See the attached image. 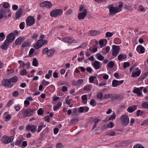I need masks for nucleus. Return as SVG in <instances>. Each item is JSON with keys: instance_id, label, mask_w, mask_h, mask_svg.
<instances>
[{"instance_id": "nucleus-58", "label": "nucleus", "mask_w": 148, "mask_h": 148, "mask_svg": "<svg viewBox=\"0 0 148 148\" xmlns=\"http://www.w3.org/2000/svg\"><path fill=\"white\" fill-rule=\"evenodd\" d=\"M42 84L44 85H48L50 82H49L46 81L44 79L42 82Z\"/></svg>"}, {"instance_id": "nucleus-60", "label": "nucleus", "mask_w": 148, "mask_h": 148, "mask_svg": "<svg viewBox=\"0 0 148 148\" xmlns=\"http://www.w3.org/2000/svg\"><path fill=\"white\" fill-rule=\"evenodd\" d=\"M45 121L48 122H49L50 121V118L49 116L47 115L45 117Z\"/></svg>"}, {"instance_id": "nucleus-14", "label": "nucleus", "mask_w": 148, "mask_h": 148, "mask_svg": "<svg viewBox=\"0 0 148 148\" xmlns=\"http://www.w3.org/2000/svg\"><path fill=\"white\" fill-rule=\"evenodd\" d=\"M25 39V38L24 36L18 37L15 41V45H21Z\"/></svg>"}, {"instance_id": "nucleus-47", "label": "nucleus", "mask_w": 148, "mask_h": 148, "mask_svg": "<svg viewBox=\"0 0 148 148\" xmlns=\"http://www.w3.org/2000/svg\"><path fill=\"white\" fill-rule=\"evenodd\" d=\"M73 12V10L71 9H69L68 10L65 12L66 15H69L71 14Z\"/></svg>"}, {"instance_id": "nucleus-31", "label": "nucleus", "mask_w": 148, "mask_h": 148, "mask_svg": "<svg viewBox=\"0 0 148 148\" xmlns=\"http://www.w3.org/2000/svg\"><path fill=\"white\" fill-rule=\"evenodd\" d=\"M10 82L14 83L16 82L18 80V78L16 76H14L13 77L9 79Z\"/></svg>"}, {"instance_id": "nucleus-53", "label": "nucleus", "mask_w": 148, "mask_h": 148, "mask_svg": "<svg viewBox=\"0 0 148 148\" xmlns=\"http://www.w3.org/2000/svg\"><path fill=\"white\" fill-rule=\"evenodd\" d=\"M37 113L39 115H41L43 114V111L42 109L40 108L38 110Z\"/></svg>"}, {"instance_id": "nucleus-16", "label": "nucleus", "mask_w": 148, "mask_h": 148, "mask_svg": "<svg viewBox=\"0 0 148 148\" xmlns=\"http://www.w3.org/2000/svg\"><path fill=\"white\" fill-rule=\"evenodd\" d=\"M92 66L95 70L99 69L101 67L100 62L97 61H95L93 63Z\"/></svg>"}, {"instance_id": "nucleus-45", "label": "nucleus", "mask_w": 148, "mask_h": 148, "mask_svg": "<svg viewBox=\"0 0 148 148\" xmlns=\"http://www.w3.org/2000/svg\"><path fill=\"white\" fill-rule=\"evenodd\" d=\"M25 24V23L24 22H21L20 25H19V27L21 29H23L24 28V25Z\"/></svg>"}, {"instance_id": "nucleus-18", "label": "nucleus", "mask_w": 148, "mask_h": 148, "mask_svg": "<svg viewBox=\"0 0 148 148\" xmlns=\"http://www.w3.org/2000/svg\"><path fill=\"white\" fill-rule=\"evenodd\" d=\"M55 50L53 49H51L49 50L47 54V56L49 57H51L54 54Z\"/></svg>"}, {"instance_id": "nucleus-44", "label": "nucleus", "mask_w": 148, "mask_h": 148, "mask_svg": "<svg viewBox=\"0 0 148 148\" xmlns=\"http://www.w3.org/2000/svg\"><path fill=\"white\" fill-rule=\"evenodd\" d=\"M38 37V35L36 33H34L33 34V35L31 37V38L32 40H34V39H36Z\"/></svg>"}, {"instance_id": "nucleus-32", "label": "nucleus", "mask_w": 148, "mask_h": 148, "mask_svg": "<svg viewBox=\"0 0 148 148\" xmlns=\"http://www.w3.org/2000/svg\"><path fill=\"white\" fill-rule=\"evenodd\" d=\"M109 68H113L114 65V63L112 61H110L107 64Z\"/></svg>"}, {"instance_id": "nucleus-8", "label": "nucleus", "mask_w": 148, "mask_h": 148, "mask_svg": "<svg viewBox=\"0 0 148 148\" xmlns=\"http://www.w3.org/2000/svg\"><path fill=\"white\" fill-rule=\"evenodd\" d=\"M2 85L5 86H8V88H11L13 86L11 85V82L10 79H4L1 82Z\"/></svg>"}, {"instance_id": "nucleus-30", "label": "nucleus", "mask_w": 148, "mask_h": 148, "mask_svg": "<svg viewBox=\"0 0 148 148\" xmlns=\"http://www.w3.org/2000/svg\"><path fill=\"white\" fill-rule=\"evenodd\" d=\"M62 103L60 102H58L57 104L53 107L54 111L57 110L61 106Z\"/></svg>"}, {"instance_id": "nucleus-3", "label": "nucleus", "mask_w": 148, "mask_h": 148, "mask_svg": "<svg viewBox=\"0 0 148 148\" xmlns=\"http://www.w3.org/2000/svg\"><path fill=\"white\" fill-rule=\"evenodd\" d=\"M14 137V136H12L9 138L6 136H4L2 137L1 141L4 143L8 144L12 141Z\"/></svg>"}, {"instance_id": "nucleus-49", "label": "nucleus", "mask_w": 148, "mask_h": 148, "mask_svg": "<svg viewBox=\"0 0 148 148\" xmlns=\"http://www.w3.org/2000/svg\"><path fill=\"white\" fill-rule=\"evenodd\" d=\"M10 6V5L8 3L6 2H4L3 3V7L4 8H8Z\"/></svg>"}, {"instance_id": "nucleus-63", "label": "nucleus", "mask_w": 148, "mask_h": 148, "mask_svg": "<svg viewBox=\"0 0 148 148\" xmlns=\"http://www.w3.org/2000/svg\"><path fill=\"white\" fill-rule=\"evenodd\" d=\"M43 127V125H40L38 126V132H40L42 130Z\"/></svg>"}, {"instance_id": "nucleus-9", "label": "nucleus", "mask_w": 148, "mask_h": 148, "mask_svg": "<svg viewBox=\"0 0 148 148\" xmlns=\"http://www.w3.org/2000/svg\"><path fill=\"white\" fill-rule=\"evenodd\" d=\"M87 13L86 9H84L82 12L79 13L78 15V18L79 20L83 19L85 17Z\"/></svg>"}, {"instance_id": "nucleus-33", "label": "nucleus", "mask_w": 148, "mask_h": 148, "mask_svg": "<svg viewBox=\"0 0 148 148\" xmlns=\"http://www.w3.org/2000/svg\"><path fill=\"white\" fill-rule=\"evenodd\" d=\"M29 116H32L34 113L35 110H31V109H27Z\"/></svg>"}, {"instance_id": "nucleus-64", "label": "nucleus", "mask_w": 148, "mask_h": 148, "mask_svg": "<svg viewBox=\"0 0 148 148\" xmlns=\"http://www.w3.org/2000/svg\"><path fill=\"white\" fill-rule=\"evenodd\" d=\"M13 103V102L12 100H10L9 101L8 103L7 106L8 107H10V106L12 105Z\"/></svg>"}, {"instance_id": "nucleus-54", "label": "nucleus", "mask_w": 148, "mask_h": 148, "mask_svg": "<svg viewBox=\"0 0 148 148\" xmlns=\"http://www.w3.org/2000/svg\"><path fill=\"white\" fill-rule=\"evenodd\" d=\"M49 49L48 48H45L43 49L42 51V53L44 54H47Z\"/></svg>"}, {"instance_id": "nucleus-51", "label": "nucleus", "mask_w": 148, "mask_h": 148, "mask_svg": "<svg viewBox=\"0 0 148 148\" xmlns=\"http://www.w3.org/2000/svg\"><path fill=\"white\" fill-rule=\"evenodd\" d=\"M83 80L82 79H78L77 83L76 85H77L79 86L83 83Z\"/></svg>"}, {"instance_id": "nucleus-27", "label": "nucleus", "mask_w": 148, "mask_h": 148, "mask_svg": "<svg viewBox=\"0 0 148 148\" xmlns=\"http://www.w3.org/2000/svg\"><path fill=\"white\" fill-rule=\"evenodd\" d=\"M140 71L139 70L135 72L133 71L132 72V74L131 75V77H134L136 76L138 77L140 75Z\"/></svg>"}, {"instance_id": "nucleus-2", "label": "nucleus", "mask_w": 148, "mask_h": 148, "mask_svg": "<svg viewBox=\"0 0 148 148\" xmlns=\"http://www.w3.org/2000/svg\"><path fill=\"white\" fill-rule=\"evenodd\" d=\"M63 11L61 9H54L50 12V15L51 16L56 17L61 15Z\"/></svg>"}, {"instance_id": "nucleus-39", "label": "nucleus", "mask_w": 148, "mask_h": 148, "mask_svg": "<svg viewBox=\"0 0 148 148\" xmlns=\"http://www.w3.org/2000/svg\"><path fill=\"white\" fill-rule=\"evenodd\" d=\"M142 107L144 108H148V102H145L142 105Z\"/></svg>"}, {"instance_id": "nucleus-34", "label": "nucleus", "mask_w": 148, "mask_h": 148, "mask_svg": "<svg viewBox=\"0 0 148 148\" xmlns=\"http://www.w3.org/2000/svg\"><path fill=\"white\" fill-rule=\"evenodd\" d=\"M28 113L27 110H25L22 114V117L23 118H25L28 117Z\"/></svg>"}, {"instance_id": "nucleus-26", "label": "nucleus", "mask_w": 148, "mask_h": 148, "mask_svg": "<svg viewBox=\"0 0 148 148\" xmlns=\"http://www.w3.org/2000/svg\"><path fill=\"white\" fill-rule=\"evenodd\" d=\"M126 55L124 54H122L119 55L118 57V60L121 61L123 60V59H125L126 58Z\"/></svg>"}, {"instance_id": "nucleus-5", "label": "nucleus", "mask_w": 148, "mask_h": 148, "mask_svg": "<svg viewBox=\"0 0 148 148\" xmlns=\"http://www.w3.org/2000/svg\"><path fill=\"white\" fill-rule=\"evenodd\" d=\"M35 21V20L34 17L32 16H29L27 19L26 25L29 26H31L34 23Z\"/></svg>"}, {"instance_id": "nucleus-13", "label": "nucleus", "mask_w": 148, "mask_h": 148, "mask_svg": "<svg viewBox=\"0 0 148 148\" xmlns=\"http://www.w3.org/2000/svg\"><path fill=\"white\" fill-rule=\"evenodd\" d=\"M123 82L124 81L123 80L118 81L115 79H114L112 82V86L113 87H117L120 85L123 84Z\"/></svg>"}, {"instance_id": "nucleus-35", "label": "nucleus", "mask_w": 148, "mask_h": 148, "mask_svg": "<svg viewBox=\"0 0 148 148\" xmlns=\"http://www.w3.org/2000/svg\"><path fill=\"white\" fill-rule=\"evenodd\" d=\"M38 62L36 59L35 58H34L32 62V64L33 66H37L38 65Z\"/></svg>"}, {"instance_id": "nucleus-56", "label": "nucleus", "mask_w": 148, "mask_h": 148, "mask_svg": "<svg viewBox=\"0 0 148 148\" xmlns=\"http://www.w3.org/2000/svg\"><path fill=\"white\" fill-rule=\"evenodd\" d=\"M133 148H145L143 147L142 145L139 144H137L136 145L134 146Z\"/></svg>"}, {"instance_id": "nucleus-42", "label": "nucleus", "mask_w": 148, "mask_h": 148, "mask_svg": "<svg viewBox=\"0 0 148 148\" xmlns=\"http://www.w3.org/2000/svg\"><path fill=\"white\" fill-rule=\"evenodd\" d=\"M90 103L91 105L93 106H95L96 105V103L94 99H92L90 100Z\"/></svg>"}, {"instance_id": "nucleus-46", "label": "nucleus", "mask_w": 148, "mask_h": 148, "mask_svg": "<svg viewBox=\"0 0 148 148\" xmlns=\"http://www.w3.org/2000/svg\"><path fill=\"white\" fill-rule=\"evenodd\" d=\"M113 35V34L112 32H107L106 33V36L107 37H111Z\"/></svg>"}, {"instance_id": "nucleus-12", "label": "nucleus", "mask_w": 148, "mask_h": 148, "mask_svg": "<svg viewBox=\"0 0 148 148\" xmlns=\"http://www.w3.org/2000/svg\"><path fill=\"white\" fill-rule=\"evenodd\" d=\"M43 45L44 44H43L42 40L40 39L37 41L34 45V47L36 49H38Z\"/></svg>"}, {"instance_id": "nucleus-17", "label": "nucleus", "mask_w": 148, "mask_h": 148, "mask_svg": "<svg viewBox=\"0 0 148 148\" xmlns=\"http://www.w3.org/2000/svg\"><path fill=\"white\" fill-rule=\"evenodd\" d=\"M62 40L64 42H67L71 43L73 42V40L72 38L70 37H63L62 38Z\"/></svg>"}, {"instance_id": "nucleus-28", "label": "nucleus", "mask_w": 148, "mask_h": 148, "mask_svg": "<svg viewBox=\"0 0 148 148\" xmlns=\"http://www.w3.org/2000/svg\"><path fill=\"white\" fill-rule=\"evenodd\" d=\"M132 92L134 93L137 94L138 96H140L142 95V93L140 91H139L138 89L136 88L133 90Z\"/></svg>"}, {"instance_id": "nucleus-29", "label": "nucleus", "mask_w": 148, "mask_h": 148, "mask_svg": "<svg viewBox=\"0 0 148 148\" xmlns=\"http://www.w3.org/2000/svg\"><path fill=\"white\" fill-rule=\"evenodd\" d=\"M30 44L29 41H25L22 45V47L24 48L26 47H29L30 46Z\"/></svg>"}, {"instance_id": "nucleus-48", "label": "nucleus", "mask_w": 148, "mask_h": 148, "mask_svg": "<svg viewBox=\"0 0 148 148\" xmlns=\"http://www.w3.org/2000/svg\"><path fill=\"white\" fill-rule=\"evenodd\" d=\"M110 96L111 94H106L104 95L103 97V99H106L109 98H110Z\"/></svg>"}, {"instance_id": "nucleus-37", "label": "nucleus", "mask_w": 148, "mask_h": 148, "mask_svg": "<svg viewBox=\"0 0 148 148\" xmlns=\"http://www.w3.org/2000/svg\"><path fill=\"white\" fill-rule=\"evenodd\" d=\"M78 120L77 119L74 118L71 120L70 123L71 124L74 125L78 122Z\"/></svg>"}, {"instance_id": "nucleus-40", "label": "nucleus", "mask_w": 148, "mask_h": 148, "mask_svg": "<svg viewBox=\"0 0 148 148\" xmlns=\"http://www.w3.org/2000/svg\"><path fill=\"white\" fill-rule=\"evenodd\" d=\"M27 74V72L25 69H24L21 71L20 72V75L22 76L26 75Z\"/></svg>"}, {"instance_id": "nucleus-6", "label": "nucleus", "mask_w": 148, "mask_h": 148, "mask_svg": "<svg viewBox=\"0 0 148 148\" xmlns=\"http://www.w3.org/2000/svg\"><path fill=\"white\" fill-rule=\"evenodd\" d=\"M119 47L116 45H114L112 47L113 51L112 55L113 56L116 57L119 53Z\"/></svg>"}, {"instance_id": "nucleus-55", "label": "nucleus", "mask_w": 148, "mask_h": 148, "mask_svg": "<svg viewBox=\"0 0 148 148\" xmlns=\"http://www.w3.org/2000/svg\"><path fill=\"white\" fill-rule=\"evenodd\" d=\"M91 87L90 86H86L84 88V90L85 91L91 89Z\"/></svg>"}, {"instance_id": "nucleus-36", "label": "nucleus", "mask_w": 148, "mask_h": 148, "mask_svg": "<svg viewBox=\"0 0 148 148\" xmlns=\"http://www.w3.org/2000/svg\"><path fill=\"white\" fill-rule=\"evenodd\" d=\"M82 100L84 101V104H86L87 103L86 100L87 99V95H82Z\"/></svg>"}, {"instance_id": "nucleus-20", "label": "nucleus", "mask_w": 148, "mask_h": 148, "mask_svg": "<svg viewBox=\"0 0 148 148\" xmlns=\"http://www.w3.org/2000/svg\"><path fill=\"white\" fill-rule=\"evenodd\" d=\"M22 10L21 8H19L16 11V18H19L20 17L22 12Z\"/></svg>"}, {"instance_id": "nucleus-25", "label": "nucleus", "mask_w": 148, "mask_h": 148, "mask_svg": "<svg viewBox=\"0 0 148 148\" xmlns=\"http://www.w3.org/2000/svg\"><path fill=\"white\" fill-rule=\"evenodd\" d=\"M4 116L5 118V121L6 122L9 121L11 118V116L9 114H8L7 112L4 113Z\"/></svg>"}, {"instance_id": "nucleus-59", "label": "nucleus", "mask_w": 148, "mask_h": 148, "mask_svg": "<svg viewBox=\"0 0 148 148\" xmlns=\"http://www.w3.org/2000/svg\"><path fill=\"white\" fill-rule=\"evenodd\" d=\"M24 103L25 104V106L26 107H27L29 106L30 103V102L28 101L25 100L24 102Z\"/></svg>"}, {"instance_id": "nucleus-10", "label": "nucleus", "mask_w": 148, "mask_h": 148, "mask_svg": "<svg viewBox=\"0 0 148 148\" xmlns=\"http://www.w3.org/2000/svg\"><path fill=\"white\" fill-rule=\"evenodd\" d=\"M15 36L13 34L10 33L6 37V41L9 42H12L14 40Z\"/></svg>"}, {"instance_id": "nucleus-62", "label": "nucleus", "mask_w": 148, "mask_h": 148, "mask_svg": "<svg viewBox=\"0 0 148 148\" xmlns=\"http://www.w3.org/2000/svg\"><path fill=\"white\" fill-rule=\"evenodd\" d=\"M22 140H18L17 141H16L15 142V145H20L22 143Z\"/></svg>"}, {"instance_id": "nucleus-38", "label": "nucleus", "mask_w": 148, "mask_h": 148, "mask_svg": "<svg viewBox=\"0 0 148 148\" xmlns=\"http://www.w3.org/2000/svg\"><path fill=\"white\" fill-rule=\"evenodd\" d=\"M88 50L92 53H94L97 51V48L94 47L92 49H91V47H90Z\"/></svg>"}, {"instance_id": "nucleus-41", "label": "nucleus", "mask_w": 148, "mask_h": 148, "mask_svg": "<svg viewBox=\"0 0 148 148\" xmlns=\"http://www.w3.org/2000/svg\"><path fill=\"white\" fill-rule=\"evenodd\" d=\"M130 63L128 62H125L123 63V67L124 69H125L126 67L129 66Z\"/></svg>"}, {"instance_id": "nucleus-22", "label": "nucleus", "mask_w": 148, "mask_h": 148, "mask_svg": "<svg viewBox=\"0 0 148 148\" xmlns=\"http://www.w3.org/2000/svg\"><path fill=\"white\" fill-rule=\"evenodd\" d=\"M137 106H133L132 107H129L127 109V111L130 113H132L135 111L137 108Z\"/></svg>"}, {"instance_id": "nucleus-52", "label": "nucleus", "mask_w": 148, "mask_h": 148, "mask_svg": "<svg viewBox=\"0 0 148 148\" xmlns=\"http://www.w3.org/2000/svg\"><path fill=\"white\" fill-rule=\"evenodd\" d=\"M117 95L111 94L110 98L112 100L117 99Z\"/></svg>"}, {"instance_id": "nucleus-4", "label": "nucleus", "mask_w": 148, "mask_h": 148, "mask_svg": "<svg viewBox=\"0 0 148 148\" xmlns=\"http://www.w3.org/2000/svg\"><path fill=\"white\" fill-rule=\"evenodd\" d=\"M121 120L122 123L125 126L127 125L129 122L128 116L126 114L122 115L121 116Z\"/></svg>"}, {"instance_id": "nucleus-57", "label": "nucleus", "mask_w": 148, "mask_h": 148, "mask_svg": "<svg viewBox=\"0 0 148 148\" xmlns=\"http://www.w3.org/2000/svg\"><path fill=\"white\" fill-rule=\"evenodd\" d=\"M12 95L14 97H17L18 95V92L17 91H14L12 93Z\"/></svg>"}, {"instance_id": "nucleus-11", "label": "nucleus", "mask_w": 148, "mask_h": 148, "mask_svg": "<svg viewBox=\"0 0 148 148\" xmlns=\"http://www.w3.org/2000/svg\"><path fill=\"white\" fill-rule=\"evenodd\" d=\"M37 127L35 125H28L26 127V130H30L32 132L34 133L36 131Z\"/></svg>"}, {"instance_id": "nucleus-19", "label": "nucleus", "mask_w": 148, "mask_h": 148, "mask_svg": "<svg viewBox=\"0 0 148 148\" xmlns=\"http://www.w3.org/2000/svg\"><path fill=\"white\" fill-rule=\"evenodd\" d=\"M4 16L7 17L6 15V11L5 10L1 9L0 10V19L3 18Z\"/></svg>"}, {"instance_id": "nucleus-24", "label": "nucleus", "mask_w": 148, "mask_h": 148, "mask_svg": "<svg viewBox=\"0 0 148 148\" xmlns=\"http://www.w3.org/2000/svg\"><path fill=\"white\" fill-rule=\"evenodd\" d=\"M96 58L100 61L103 60L104 58V57L99 53H97L95 55Z\"/></svg>"}, {"instance_id": "nucleus-23", "label": "nucleus", "mask_w": 148, "mask_h": 148, "mask_svg": "<svg viewBox=\"0 0 148 148\" xmlns=\"http://www.w3.org/2000/svg\"><path fill=\"white\" fill-rule=\"evenodd\" d=\"M99 31L96 30H92L89 32L88 35L91 36L97 35L99 34Z\"/></svg>"}, {"instance_id": "nucleus-1", "label": "nucleus", "mask_w": 148, "mask_h": 148, "mask_svg": "<svg viewBox=\"0 0 148 148\" xmlns=\"http://www.w3.org/2000/svg\"><path fill=\"white\" fill-rule=\"evenodd\" d=\"M119 4L117 7H114L112 4L109 6L110 14L112 15L121 11L122 10V5L123 3L120 2Z\"/></svg>"}, {"instance_id": "nucleus-21", "label": "nucleus", "mask_w": 148, "mask_h": 148, "mask_svg": "<svg viewBox=\"0 0 148 148\" xmlns=\"http://www.w3.org/2000/svg\"><path fill=\"white\" fill-rule=\"evenodd\" d=\"M9 42L5 40L3 44L1 46V49H3L6 50L9 45Z\"/></svg>"}, {"instance_id": "nucleus-15", "label": "nucleus", "mask_w": 148, "mask_h": 148, "mask_svg": "<svg viewBox=\"0 0 148 148\" xmlns=\"http://www.w3.org/2000/svg\"><path fill=\"white\" fill-rule=\"evenodd\" d=\"M136 51L139 53H143L145 52V49L144 47L141 45H139L137 46Z\"/></svg>"}, {"instance_id": "nucleus-50", "label": "nucleus", "mask_w": 148, "mask_h": 148, "mask_svg": "<svg viewBox=\"0 0 148 148\" xmlns=\"http://www.w3.org/2000/svg\"><path fill=\"white\" fill-rule=\"evenodd\" d=\"M103 96V95L102 93L100 92L97 94V98L99 99H101Z\"/></svg>"}, {"instance_id": "nucleus-7", "label": "nucleus", "mask_w": 148, "mask_h": 148, "mask_svg": "<svg viewBox=\"0 0 148 148\" xmlns=\"http://www.w3.org/2000/svg\"><path fill=\"white\" fill-rule=\"evenodd\" d=\"M40 6L42 7H45L49 9L52 7V4L49 1H45L41 3Z\"/></svg>"}, {"instance_id": "nucleus-61", "label": "nucleus", "mask_w": 148, "mask_h": 148, "mask_svg": "<svg viewBox=\"0 0 148 148\" xmlns=\"http://www.w3.org/2000/svg\"><path fill=\"white\" fill-rule=\"evenodd\" d=\"M94 79V77L93 76H91L89 78V82L90 83H92Z\"/></svg>"}, {"instance_id": "nucleus-43", "label": "nucleus", "mask_w": 148, "mask_h": 148, "mask_svg": "<svg viewBox=\"0 0 148 148\" xmlns=\"http://www.w3.org/2000/svg\"><path fill=\"white\" fill-rule=\"evenodd\" d=\"M56 148H63L64 146L61 143H58L56 144Z\"/></svg>"}]
</instances>
